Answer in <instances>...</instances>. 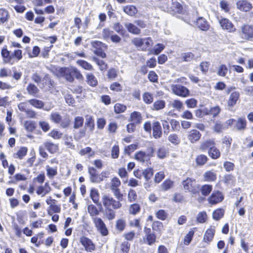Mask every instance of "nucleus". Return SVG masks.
<instances>
[{
  "instance_id": "1",
  "label": "nucleus",
  "mask_w": 253,
  "mask_h": 253,
  "mask_svg": "<svg viewBox=\"0 0 253 253\" xmlns=\"http://www.w3.org/2000/svg\"><path fill=\"white\" fill-rule=\"evenodd\" d=\"M103 206L107 210H117L122 207V204L119 201L114 199L109 195H104L102 198Z\"/></svg>"
},
{
  "instance_id": "2",
  "label": "nucleus",
  "mask_w": 253,
  "mask_h": 253,
  "mask_svg": "<svg viewBox=\"0 0 253 253\" xmlns=\"http://www.w3.org/2000/svg\"><path fill=\"white\" fill-rule=\"evenodd\" d=\"M92 220L97 230L102 236H105L108 234L109 232L106 225L101 218L94 217Z\"/></svg>"
},
{
  "instance_id": "3",
  "label": "nucleus",
  "mask_w": 253,
  "mask_h": 253,
  "mask_svg": "<svg viewBox=\"0 0 253 253\" xmlns=\"http://www.w3.org/2000/svg\"><path fill=\"white\" fill-rule=\"evenodd\" d=\"M56 70L57 71V76L64 77L68 82H72L73 81L72 67L58 68L56 69Z\"/></svg>"
},
{
  "instance_id": "4",
  "label": "nucleus",
  "mask_w": 253,
  "mask_h": 253,
  "mask_svg": "<svg viewBox=\"0 0 253 253\" xmlns=\"http://www.w3.org/2000/svg\"><path fill=\"white\" fill-rule=\"evenodd\" d=\"M80 242L87 252L91 253L95 250V245L92 240L88 238L83 236L80 238Z\"/></svg>"
},
{
  "instance_id": "5",
  "label": "nucleus",
  "mask_w": 253,
  "mask_h": 253,
  "mask_svg": "<svg viewBox=\"0 0 253 253\" xmlns=\"http://www.w3.org/2000/svg\"><path fill=\"white\" fill-rule=\"evenodd\" d=\"M170 87L172 92L178 96L186 97L189 95V90L184 86L172 84Z\"/></svg>"
},
{
  "instance_id": "6",
  "label": "nucleus",
  "mask_w": 253,
  "mask_h": 253,
  "mask_svg": "<svg viewBox=\"0 0 253 253\" xmlns=\"http://www.w3.org/2000/svg\"><path fill=\"white\" fill-rule=\"evenodd\" d=\"M240 35L243 39L246 40L253 38V27L249 25H244L241 28Z\"/></svg>"
},
{
  "instance_id": "7",
  "label": "nucleus",
  "mask_w": 253,
  "mask_h": 253,
  "mask_svg": "<svg viewBox=\"0 0 253 253\" xmlns=\"http://www.w3.org/2000/svg\"><path fill=\"white\" fill-rule=\"evenodd\" d=\"M218 21L223 30L230 33L234 32L236 30L233 24L229 19L225 18H221L218 19Z\"/></svg>"
},
{
  "instance_id": "8",
  "label": "nucleus",
  "mask_w": 253,
  "mask_h": 253,
  "mask_svg": "<svg viewBox=\"0 0 253 253\" xmlns=\"http://www.w3.org/2000/svg\"><path fill=\"white\" fill-rule=\"evenodd\" d=\"M223 200V196L219 191H214L210 197L208 201L211 205H215L221 202Z\"/></svg>"
},
{
  "instance_id": "9",
  "label": "nucleus",
  "mask_w": 253,
  "mask_h": 253,
  "mask_svg": "<svg viewBox=\"0 0 253 253\" xmlns=\"http://www.w3.org/2000/svg\"><path fill=\"white\" fill-rule=\"evenodd\" d=\"M88 172L89 174V179L92 183H99L103 180L101 176L97 172L96 169L93 167H89Z\"/></svg>"
},
{
  "instance_id": "10",
  "label": "nucleus",
  "mask_w": 253,
  "mask_h": 253,
  "mask_svg": "<svg viewBox=\"0 0 253 253\" xmlns=\"http://www.w3.org/2000/svg\"><path fill=\"white\" fill-rule=\"evenodd\" d=\"M240 94L238 91H233L229 95L227 100V106L229 108L234 107L239 100Z\"/></svg>"
},
{
  "instance_id": "11",
  "label": "nucleus",
  "mask_w": 253,
  "mask_h": 253,
  "mask_svg": "<svg viewBox=\"0 0 253 253\" xmlns=\"http://www.w3.org/2000/svg\"><path fill=\"white\" fill-rule=\"evenodd\" d=\"M196 182L194 179L187 178L183 181L184 189L189 192H193L195 190Z\"/></svg>"
},
{
  "instance_id": "12",
  "label": "nucleus",
  "mask_w": 253,
  "mask_h": 253,
  "mask_svg": "<svg viewBox=\"0 0 253 253\" xmlns=\"http://www.w3.org/2000/svg\"><path fill=\"white\" fill-rule=\"evenodd\" d=\"M153 136L158 139L162 137V131L161 125L159 122L156 121L153 122L152 125Z\"/></svg>"
},
{
  "instance_id": "13",
  "label": "nucleus",
  "mask_w": 253,
  "mask_h": 253,
  "mask_svg": "<svg viewBox=\"0 0 253 253\" xmlns=\"http://www.w3.org/2000/svg\"><path fill=\"white\" fill-rule=\"evenodd\" d=\"M215 228L214 227H211L210 228L208 229L204 235L203 241L209 244L212 241L214 234H215Z\"/></svg>"
},
{
  "instance_id": "14",
  "label": "nucleus",
  "mask_w": 253,
  "mask_h": 253,
  "mask_svg": "<svg viewBox=\"0 0 253 253\" xmlns=\"http://www.w3.org/2000/svg\"><path fill=\"white\" fill-rule=\"evenodd\" d=\"M236 5L238 9L244 11H248L252 7L251 3L246 0H239Z\"/></svg>"
},
{
  "instance_id": "15",
  "label": "nucleus",
  "mask_w": 253,
  "mask_h": 253,
  "mask_svg": "<svg viewBox=\"0 0 253 253\" xmlns=\"http://www.w3.org/2000/svg\"><path fill=\"white\" fill-rule=\"evenodd\" d=\"M214 145H215L214 140L212 139H209L200 143L199 149L202 151H205L208 149H210Z\"/></svg>"
},
{
  "instance_id": "16",
  "label": "nucleus",
  "mask_w": 253,
  "mask_h": 253,
  "mask_svg": "<svg viewBox=\"0 0 253 253\" xmlns=\"http://www.w3.org/2000/svg\"><path fill=\"white\" fill-rule=\"evenodd\" d=\"M124 26L129 33L133 35H139L141 33V30L136 26V24L126 22Z\"/></svg>"
},
{
  "instance_id": "17",
  "label": "nucleus",
  "mask_w": 253,
  "mask_h": 253,
  "mask_svg": "<svg viewBox=\"0 0 253 253\" xmlns=\"http://www.w3.org/2000/svg\"><path fill=\"white\" fill-rule=\"evenodd\" d=\"M201 134L196 129L191 130L188 135V139L191 143H195L200 139Z\"/></svg>"
},
{
  "instance_id": "18",
  "label": "nucleus",
  "mask_w": 253,
  "mask_h": 253,
  "mask_svg": "<svg viewBox=\"0 0 253 253\" xmlns=\"http://www.w3.org/2000/svg\"><path fill=\"white\" fill-rule=\"evenodd\" d=\"M208 154L211 159L215 160L220 157L221 153L219 149L215 146V145H214L210 149L208 150Z\"/></svg>"
},
{
  "instance_id": "19",
  "label": "nucleus",
  "mask_w": 253,
  "mask_h": 253,
  "mask_svg": "<svg viewBox=\"0 0 253 253\" xmlns=\"http://www.w3.org/2000/svg\"><path fill=\"white\" fill-rule=\"evenodd\" d=\"M147 243L149 245H151L156 242V237L154 233L151 232L150 228H145Z\"/></svg>"
},
{
  "instance_id": "20",
  "label": "nucleus",
  "mask_w": 253,
  "mask_h": 253,
  "mask_svg": "<svg viewBox=\"0 0 253 253\" xmlns=\"http://www.w3.org/2000/svg\"><path fill=\"white\" fill-rule=\"evenodd\" d=\"M44 148L50 153L54 154L58 150V145L50 141H46L44 144Z\"/></svg>"
},
{
  "instance_id": "21",
  "label": "nucleus",
  "mask_w": 253,
  "mask_h": 253,
  "mask_svg": "<svg viewBox=\"0 0 253 253\" xmlns=\"http://www.w3.org/2000/svg\"><path fill=\"white\" fill-rule=\"evenodd\" d=\"M85 121L84 128L88 129L92 132L94 128V122L92 117L91 115H87L85 116Z\"/></svg>"
},
{
  "instance_id": "22",
  "label": "nucleus",
  "mask_w": 253,
  "mask_h": 253,
  "mask_svg": "<svg viewBox=\"0 0 253 253\" xmlns=\"http://www.w3.org/2000/svg\"><path fill=\"white\" fill-rule=\"evenodd\" d=\"M197 26L203 31H207L209 29L207 21L203 17H199L197 20Z\"/></svg>"
},
{
  "instance_id": "23",
  "label": "nucleus",
  "mask_w": 253,
  "mask_h": 253,
  "mask_svg": "<svg viewBox=\"0 0 253 253\" xmlns=\"http://www.w3.org/2000/svg\"><path fill=\"white\" fill-rule=\"evenodd\" d=\"M1 55L3 58V62L6 63L13 64L14 62L12 60V56L10 55L9 52L6 49H2L1 50Z\"/></svg>"
},
{
  "instance_id": "24",
  "label": "nucleus",
  "mask_w": 253,
  "mask_h": 253,
  "mask_svg": "<svg viewBox=\"0 0 253 253\" xmlns=\"http://www.w3.org/2000/svg\"><path fill=\"white\" fill-rule=\"evenodd\" d=\"M151 155L149 154H147L142 151H139L135 154L134 158L137 161L143 162L149 159Z\"/></svg>"
},
{
  "instance_id": "25",
  "label": "nucleus",
  "mask_w": 253,
  "mask_h": 253,
  "mask_svg": "<svg viewBox=\"0 0 253 253\" xmlns=\"http://www.w3.org/2000/svg\"><path fill=\"white\" fill-rule=\"evenodd\" d=\"M51 190L49 184L46 183L43 186H40L38 188L37 193L38 195H41L42 197L45 196L46 194L48 193Z\"/></svg>"
},
{
  "instance_id": "26",
  "label": "nucleus",
  "mask_w": 253,
  "mask_h": 253,
  "mask_svg": "<svg viewBox=\"0 0 253 253\" xmlns=\"http://www.w3.org/2000/svg\"><path fill=\"white\" fill-rule=\"evenodd\" d=\"M130 120L133 123L139 124L142 122L141 115L139 112L134 111L130 114Z\"/></svg>"
},
{
  "instance_id": "27",
  "label": "nucleus",
  "mask_w": 253,
  "mask_h": 253,
  "mask_svg": "<svg viewBox=\"0 0 253 253\" xmlns=\"http://www.w3.org/2000/svg\"><path fill=\"white\" fill-rule=\"evenodd\" d=\"M26 90L29 94L34 96H38L39 92V88L34 84H30L26 87Z\"/></svg>"
},
{
  "instance_id": "28",
  "label": "nucleus",
  "mask_w": 253,
  "mask_h": 253,
  "mask_svg": "<svg viewBox=\"0 0 253 253\" xmlns=\"http://www.w3.org/2000/svg\"><path fill=\"white\" fill-rule=\"evenodd\" d=\"M63 140L64 141L65 145L68 148L71 149H74L75 145L73 142V138L71 135H68L67 134L63 136Z\"/></svg>"
},
{
  "instance_id": "29",
  "label": "nucleus",
  "mask_w": 253,
  "mask_h": 253,
  "mask_svg": "<svg viewBox=\"0 0 253 253\" xmlns=\"http://www.w3.org/2000/svg\"><path fill=\"white\" fill-rule=\"evenodd\" d=\"M220 110H221L220 108L218 106H216L211 107L210 109H205L204 110V112L207 115H212L213 117H216L220 113Z\"/></svg>"
},
{
  "instance_id": "30",
  "label": "nucleus",
  "mask_w": 253,
  "mask_h": 253,
  "mask_svg": "<svg viewBox=\"0 0 253 253\" xmlns=\"http://www.w3.org/2000/svg\"><path fill=\"white\" fill-rule=\"evenodd\" d=\"M28 149L26 147H22L13 154V157L16 159H22L27 154Z\"/></svg>"
},
{
  "instance_id": "31",
  "label": "nucleus",
  "mask_w": 253,
  "mask_h": 253,
  "mask_svg": "<svg viewBox=\"0 0 253 253\" xmlns=\"http://www.w3.org/2000/svg\"><path fill=\"white\" fill-rule=\"evenodd\" d=\"M84 123V119L81 116H76L74 120L73 128L74 129H79L83 126Z\"/></svg>"
},
{
  "instance_id": "32",
  "label": "nucleus",
  "mask_w": 253,
  "mask_h": 253,
  "mask_svg": "<svg viewBox=\"0 0 253 253\" xmlns=\"http://www.w3.org/2000/svg\"><path fill=\"white\" fill-rule=\"evenodd\" d=\"M247 121L245 118H239L235 124V127L238 130H244L246 128Z\"/></svg>"
},
{
  "instance_id": "33",
  "label": "nucleus",
  "mask_w": 253,
  "mask_h": 253,
  "mask_svg": "<svg viewBox=\"0 0 253 253\" xmlns=\"http://www.w3.org/2000/svg\"><path fill=\"white\" fill-rule=\"evenodd\" d=\"M124 11L128 15L133 16L137 13V9L133 5H126L123 8Z\"/></svg>"
},
{
  "instance_id": "34",
  "label": "nucleus",
  "mask_w": 253,
  "mask_h": 253,
  "mask_svg": "<svg viewBox=\"0 0 253 253\" xmlns=\"http://www.w3.org/2000/svg\"><path fill=\"white\" fill-rule=\"evenodd\" d=\"M232 140L231 138H230L229 137H227V136L224 137L222 139V142L223 145V148L225 147L226 155L229 151V150H230V148L231 147V143H232Z\"/></svg>"
},
{
  "instance_id": "35",
  "label": "nucleus",
  "mask_w": 253,
  "mask_h": 253,
  "mask_svg": "<svg viewBox=\"0 0 253 253\" xmlns=\"http://www.w3.org/2000/svg\"><path fill=\"white\" fill-rule=\"evenodd\" d=\"M47 176L50 179L53 178L57 174V167L52 168L49 166H46Z\"/></svg>"
},
{
  "instance_id": "36",
  "label": "nucleus",
  "mask_w": 253,
  "mask_h": 253,
  "mask_svg": "<svg viewBox=\"0 0 253 253\" xmlns=\"http://www.w3.org/2000/svg\"><path fill=\"white\" fill-rule=\"evenodd\" d=\"M126 226V220L121 218L118 219L116 221V228L117 230L122 232L124 230Z\"/></svg>"
},
{
  "instance_id": "37",
  "label": "nucleus",
  "mask_w": 253,
  "mask_h": 253,
  "mask_svg": "<svg viewBox=\"0 0 253 253\" xmlns=\"http://www.w3.org/2000/svg\"><path fill=\"white\" fill-rule=\"evenodd\" d=\"M204 178L207 181H214L216 179V175L212 171H208L204 173Z\"/></svg>"
},
{
  "instance_id": "38",
  "label": "nucleus",
  "mask_w": 253,
  "mask_h": 253,
  "mask_svg": "<svg viewBox=\"0 0 253 253\" xmlns=\"http://www.w3.org/2000/svg\"><path fill=\"white\" fill-rule=\"evenodd\" d=\"M93 61L98 66L100 71L105 72L107 68V64L102 60L97 58H93Z\"/></svg>"
},
{
  "instance_id": "39",
  "label": "nucleus",
  "mask_w": 253,
  "mask_h": 253,
  "mask_svg": "<svg viewBox=\"0 0 253 253\" xmlns=\"http://www.w3.org/2000/svg\"><path fill=\"white\" fill-rule=\"evenodd\" d=\"M30 104L38 109H42L44 106V103L40 100L32 99L28 100Z\"/></svg>"
},
{
  "instance_id": "40",
  "label": "nucleus",
  "mask_w": 253,
  "mask_h": 253,
  "mask_svg": "<svg viewBox=\"0 0 253 253\" xmlns=\"http://www.w3.org/2000/svg\"><path fill=\"white\" fill-rule=\"evenodd\" d=\"M90 195L94 203L96 204L97 205H101V204L99 203V193L97 190L95 189H92L90 191Z\"/></svg>"
},
{
  "instance_id": "41",
  "label": "nucleus",
  "mask_w": 253,
  "mask_h": 253,
  "mask_svg": "<svg viewBox=\"0 0 253 253\" xmlns=\"http://www.w3.org/2000/svg\"><path fill=\"white\" fill-rule=\"evenodd\" d=\"M86 81L90 85L95 86L97 84L98 82L92 74L88 73L86 75Z\"/></svg>"
},
{
  "instance_id": "42",
  "label": "nucleus",
  "mask_w": 253,
  "mask_h": 253,
  "mask_svg": "<svg viewBox=\"0 0 253 253\" xmlns=\"http://www.w3.org/2000/svg\"><path fill=\"white\" fill-rule=\"evenodd\" d=\"M77 64L85 70L92 71L93 70L92 65L84 60H78Z\"/></svg>"
},
{
  "instance_id": "43",
  "label": "nucleus",
  "mask_w": 253,
  "mask_h": 253,
  "mask_svg": "<svg viewBox=\"0 0 253 253\" xmlns=\"http://www.w3.org/2000/svg\"><path fill=\"white\" fill-rule=\"evenodd\" d=\"M131 42L138 48L142 50V48L143 46V38H134L132 41Z\"/></svg>"
},
{
  "instance_id": "44",
  "label": "nucleus",
  "mask_w": 253,
  "mask_h": 253,
  "mask_svg": "<svg viewBox=\"0 0 253 253\" xmlns=\"http://www.w3.org/2000/svg\"><path fill=\"white\" fill-rule=\"evenodd\" d=\"M228 72V68L225 65L221 64L217 68V74L221 77H225Z\"/></svg>"
},
{
  "instance_id": "45",
  "label": "nucleus",
  "mask_w": 253,
  "mask_h": 253,
  "mask_svg": "<svg viewBox=\"0 0 253 253\" xmlns=\"http://www.w3.org/2000/svg\"><path fill=\"white\" fill-rule=\"evenodd\" d=\"M48 135L54 139H59L63 136V133L57 129H54L49 133Z\"/></svg>"
},
{
  "instance_id": "46",
  "label": "nucleus",
  "mask_w": 253,
  "mask_h": 253,
  "mask_svg": "<svg viewBox=\"0 0 253 253\" xmlns=\"http://www.w3.org/2000/svg\"><path fill=\"white\" fill-rule=\"evenodd\" d=\"M8 19V11L4 9H0V23H4Z\"/></svg>"
},
{
  "instance_id": "47",
  "label": "nucleus",
  "mask_w": 253,
  "mask_h": 253,
  "mask_svg": "<svg viewBox=\"0 0 253 253\" xmlns=\"http://www.w3.org/2000/svg\"><path fill=\"white\" fill-rule=\"evenodd\" d=\"M153 169L150 168H148L145 169L142 172V174L147 181H148L149 179H151V177L153 175Z\"/></svg>"
},
{
  "instance_id": "48",
  "label": "nucleus",
  "mask_w": 253,
  "mask_h": 253,
  "mask_svg": "<svg viewBox=\"0 0 253 253\" xmlns=\"http://www.w3.org/2000/svg\"><path fill=\"white\" fill-rule=\"evenodd\" d=\"M114 112L116 114H120L125 112L126 109V107L123 104L116 103L114 105Z\"/></svg>"
},
{
  "instance_id": "49",
  "label": "nucleus",
  "mask_w": 253,
  "mask_h": 253,
  "mask_svg": "<svg viewBox=\"0 0 253 253\" xmlns=\"http://www.w3.org/2000/svg\"><path fill=\"white\" fill-rule=\"evenodd\" d=\"M25 128L28 131L32 132L36 128V123L31 121H27L24 123Z\"/></svg>"
},
{
  "instance_id": "50",
  "label": "nucleus",
  "mask_w": 253,
  "mask_h": 253,
  "mask_svg": "<svg viewBox=\"0 0 253 253\" xmlns=\"http://www.w3.org/2000/svg\"><path fill=\"white\" fill-rule=\"evenodd\" d=\"M165 102L164 100H157L154 103L153 105V109L155 110L162 109L165 107Z\"/></svg>"
},
{
  "instance_id": "51",
  "label": "nucleus",
  "mask_w": 253,
  "mask_h": 253,
  "mask_svg": "<svg viewBox=\"0 0 253 253\" xmlns=\"http://www.w3.org/2000/svg\"><path fill=\"white\" fill-rule=\"evenodd\" d=\"M208 160V157L204 155H200L196 159V162L198 165L202 166L205 164Z\"/></svg>"
},
{
  "instance_id": "52",
  "label": "nucleus",
  "mask_w": 253,
  "mask_h": 253,
  "mask_svg": "<svg viewBox=\"0 0 253 253\" xmlns=\"http://www.w3.org/2000/svg\"><path fill=\"white\" fill-rule=\"evenodd\" d=\"M87 211L91 216H96L99 213L97 208L94 205L92 204L88 206Z\"/></svg>"
},
{
  "instance_id": "53",
  "label": "nucleus",
  "mask_w": 253,
  "mask_h": 253,
  "mask_svg": "<svg viewBox=\"0 0 253 253\" xmlns=\"http://www.w3.org/2000/svg\"><path fill=\"white\" fill-rule=\"evenodd\" d=\"M153 42L151 38H143V46L142 48V51H146L148 47L152 46Z\"/></svg>"
},
{
  "instance_id": "54",
  "label": "nucleus",
  "mask_w": 253,
  "mask_h": 253,
  "mask_svg": "<svg viewBox=\"0 0 253 253\" xmlns=\"http://www.w3.org/2000/svg\"><path fill=\"white\" fill-rule=\"evenodd\" d=\"M212 189V185L206 184L202 186L201 188V191L202 195L204 196H207L211 192Z\"/></svg>"
},
{
  "instance_id": "55",
  "label": "nucleus",
  "mask_w": 253,
  "mask_h": 253,
  "mask_svg": "<svg viewBox=\"0 0 253 253\" xmlns=\"http://www.w3.org/2000/svg\"><path fill=\"white\" fill-rule=\"evenodd\" d=\"M171 106L176 110L180 111L183 109V105L181 101L178 100H174L171 103Z\"/></svg>"
},
{
  "instance_id": "56",
  "label": "nucleus",
  "mask_w": 253,
  "mask_h": 253,
  "mask_svg": "<svg viewBox=\"0 0 253 253\" xmlns=\"http://www.w3.org/2000/svg\"><path fill=\"white\" fill-rule=\"evenodd\" d=\"M194 232H195L193 230L191 229L186 234V235L184 237V244L185 245H188L190 243V242L193 237Z\"/></svg>"
},
{
  "instance_id": "57",
  "label": "nucleus",
  "mask_w": 253,
  "mask_h": 253,
  "mask_svg": "<svg viewBox=\"0 0 253 253\" xmlns=\"http://www.w3.org/2000/svg\"><path fill=\"white\" fill-rule=\"evenodd\" d=\"M140 211V206L137 204H133L130 205L129 211L130 214L135 215L138 213Z\"/></svg>"
},
{
  "instance_id": "58",
  "label": "nucleus",
  "mask_w": 253,
  "mask_h": 253,
  "mask_svg": "<svg viewBox=\"0 0 253 253\" xmlns=\"http://www.w3.org/2000/svg\"><path fill=\"white\" fill-rule=\"evenodd\" d=\"M50 120L56 124H59L61 121L62 117L58 113H52L50 116Z\"/></svg>"
},
{
  "instance_id": "59",
  "label": "nucleus",
  "mask_w": 253,
  "mask_h": 253,
  "mask_svg": "<svg viewBox=\"0 0 253 253\" xmlns=\"http://www.w3.org/2000/svg\"><path fill=\"white\" fill-rule=\"evenodd\" d=\"M168 140L171 143L174 145H177L180 142V139L179 138L178 135L176 134H170L168 137Z\"/></svg>"
},
{
  "instance_id": "60",
  "label": "nucleus",
  "mask_w": 253,
  "mask_h": 253,
  "mask_svg": "<svg viewBox=\"0 0 253 253\" xmlns=\"http://www.w3.org/2000/svg\"><path fill=\"white\" fill-rule=\"evenodd\" d=\"M113 29L118 33L123 35L125 33V30L123 29V26L119 23H115L113 26Z\"/></svg>"
},
{
  "instance_id": "61",
  "label": "nucleus",
  "mask_w": 253,
  "mask_h": 253,
  "mask_svg": "<svg viewBox=\"0 0 253 253\" xmlns=\"http://www.w3.org/2000/svg\"><path fill=\"white\" fill-rule=\"evenodd\" d=\"M142 97L144 102L146 104H151L153 101V95L149 92H145Z\"/></svg>"
},
{
  "instance_id": "62",
  "label": "nucleus",
  "mask_w": 253,
  "mask_h": 253,
  "mask_svg": "<svg viewBox=\"0 0 253 253\" xmlns=\"http://www.w3.org/2000/svg\"><path fill=\"white\" fill-rule=\"evenodd\" d=\"M207 219V215L206 212L202 211L199 213L197 216V221L199 223H203Z\"/></svg>"
},
{
  "instance_id": "63",
  "label": "nucleus",
  "mask_w": 253,
  "mask_h": 253,
  "mask_svg": "<svg viewBox=\"0 0 253 253\" xmlns=\"http://www.w3.org/2000/svg\"><path fill=\"white\" fill-rule=\"evenodd\" d=\"M86 129L84 127V128L80 129L78 132L75 133L74 135V138L77 140H79L82 138L84 137L86 134Z\"/></svg>"
},
{
  "instance_id": "64",
  "label": "nucleus",
  "mask_w": 253,
  "mask_h": 253,
  "mask_svg": "<svg viewBox=\"0 0 253 253\" xmlns=\"http://www.w3.org/2000/svg\"><path fill=\"white\" fill-rule=\"evenodd\" d=\"M224 214V211L222 209H219L214 211L212 213L213 219L218 220L220 219Z\"/></svg>"
}]
</instances>
